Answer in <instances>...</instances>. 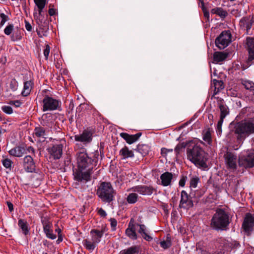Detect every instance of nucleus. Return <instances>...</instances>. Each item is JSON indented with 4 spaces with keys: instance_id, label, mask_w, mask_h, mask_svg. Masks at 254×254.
Here are the masks:
<instances>
[{
    "instance_id": "a211bd4d",
    "label": "nucleus",
    "mask_w": 254,
    "mask_h": 254,
    "mask_svg": "<svg viewBox=\"0 0 254 254\" xmlns=\"http://www.w3.org/2000/svg\"><path fill=\"white\" fill-rule=\"evenodd\" d=\"M254 24V17L246 16L243 17L239 22V25L242 30H246L248 33Z\"/></svg>"
},
{
    "instance_id": "2eb2a0df",
    "label": "nucleus",
    "mask_w": 254,
    "mask_h": 254,
    "mask_svg": "<svg viewBox=\"0 0 254 254\" xmlns=\"http://www.w3.org/2000/svg\"><path fill=\"white\" fill-rule=\"evenodd\" d=\"M224 159L227 168L233 171H235L237 169V156L232 152H227L224 155Z\"/></svg>"
},
{
    "instance_id": "dca6fc26",
    "label": "nucleus",
    "mask_w": 254,
    "mask_h": 254,
    "mask_svg": "<svg viewBox=\"0 0 254 254\" xmlns=\"http://www.w3.org/2000/svg\"><path fill=\"white\" fill-rule=\"evenodd\" d=\"M74 137L76 141L81 142L84 145H86L92 141L93 133L91 130L85 129L81 134L75 135Z\"/></svg>"
},
{
    "instance_id": "58836bf2",
    "label": "nucleus",
    "mask_w": 254,
    "mask_h": 254,
    "mask_svg": "<svg viewBox=\"0 0 254 254\" xmlns=\"http://www.w3.org/2000/svg\"><path fill=\"white\" fill-rule=\"evenodd\" d=\"M200 182V179L196 176H192L190 181V187L195 188L197 187L198 183Z\"/></svg>"
},
{
    "instance_id": "13d9d810",
    "label": "nucleus",
    "mask_w": 254,
    "mask_h": 254,
    "mask_svg": "<svg viewBox=\"0 0 254 254\" xmlns=\"http://www.w3.org/2000/svg\"><path fill=\"white\" fill-rule=\"evenodd\" d=\"M97 213L101 217H105L107 216L106 211L102 208H99L98 209Z\"/></svg>"
},
{
    "instance_id": "7c9ffc66",
    "label": "nucleus",
    "mask_w": 254,
    "mask_h": 254,
    "mask_svg": "<svg viewBox=\"0 0 254 254\" xmlns=\"http://www.w3.org/2000/svg\"><path fill=\"white\" fill-rule=\"evenodd\" d=\"M139 251V247L138 246H132L122 250L119 254H138Z\"/></svg>"
},
{
    "instance_id": "5701e85b",
    "label": "nucleus",
    "mask_w": 254,
    "mask_h": 254,
    "mask_svg": "<svg viewBox=\"0 0 254 254\" xmlns=\"http://www.w3.org/2000/svg\"><path fill=\"white\" fill-rule=\"evenodd\" d=\"M136 226L139 227L138 233L143 239L148 242H150L153 240V238L149 235L148 229L144 224L137 223Z\"/></svg>"
},
{
    "instance_id": "2f4dec72",
    "label": "nucleus",
    "mask_w": 254,
    "mask_h": 254,
    "mask_svg": "<svg viewBox=\"0 0 254 254\" xmlns=\"http://www.w3.org/2000/svg\"><path fill=\"white\" fill-rule=\"evenodd\" d=\"M136 150L139 152L142 156H146L149 153L150 147L148 145L145 144H139L137 146Z\"/></svg>"
},
{
    "instance_id": "4be33fe9",
    "label": "nucleus",
    "mask_w": 254,
    "mask_h": 254,
    "mask_svg": "<svg viewBox=\"0 0 254 254\" xmlns=\"http://www.w3.org/2000/svg\"><path fill=\"white\" fill-rule=\"evenodd\" d=\"M120 136L129 144H131L138 140L142 135V132H139L135 134H129L126 132H121Z\"/></svg>"
},
{
    "instance_id": "39448f33",
    "label": "nucleus",
    "mask_w": 254,
    "mask_h": 254,
    "mask_svg": "<svg viewBox=\"0 0 254 254\" xmlns=\"http://www.w3.org/2000/svg\"><path fill=\"white\" fill-rule=\"evenodd\" d=\"M116 194V191L110 182H101L96 190V195L104 203L112 204Z\"/></svg>"
},
{
    "instance_id": "4c0bfd02",
    "label": "nucleus",
    "mask_w": 254,
    "mask_h": 254,
    "mask_svg": "<svg viewBox=\"0 0 254 254\" xmlns=\"http://www.w3.org/2000/svg\"><path fill=\"white\" fill-rule=\"evenodd\" d=\"M30 72L26 69H23L20 71L18 75V77L20 79H27L30 78Z\"/></svg>"
},
{
    "instance_id": "774afa93",
    "label": "nucleus",
    "mask_w": 254,
    "mask_h": 254,
    "mask_svg": "<svg viewBox=\"0 0 254 254\" xmlns=\"http://www.w3.org/2000/svg\"><path fill=\"white\" fill-rule=\"evenodd\" d=\"M56 13V10L53 8H50L49 9V14L50 16H53Z\"/></svg>"
},
{
    "instance_id": "4d7b16f0",
    "label": "nucleus",
    "mask_w": 254,
    "mask_h": 254,
    "mask_svg": "<svg viewBox=\"0 0 254 254\" xmlns=\"http://www.w3.org/2000/svg\"><path fill=\"white\" fill-rule=\"evenodd\" d=\"M0 17L1 19L0 25L2 26L7 20V16L4 13H1L0 14Z\"/></svg>"
},
{
    "instance_id": "ea45409f",
    "label": "nucleus",
    "mask_w": 254,
    "mask_h": 254,
    "mask_svg": "<svg viewBox=\"0 0 254 254\" xmlns=\"http://www.w3.org/2000/svg\"><path fill=\"white\" fill-rule=\"evenodd\" d=\"M242 84L247 90L254 91V83L252 80H242Z\"/></svg>"
},
{
    "instance_id": "864d4df0",
    "label": "nucleus",
    "mask_w": 254,
    "mask_h": 254,
    "mask_svg": "<svg viewBox=\"0 0 254 254\" xmlns=\"http://www.w3.org/2000/svg\"><path fill=\"white\" fill-rule=\"evenodd\" d=\"M193 192V198H199L202 196L204 193V192L200 190H196L194 191H192Z\"/></svg>"
},
{
    "instance_id": "bb28decb",
    "label": "nucleus",
    "mask_w": 254,
    "mask_h": 254,
    "mask_svg": "<svg viewBox=\"0 0 254 254\" xmlns=\"http://www.w3.org/2000/svg\"><path fill=\"white\" fill-rule=\"evenodd\" d=\"M119 154L123 160L127 159L128 158H133L134 156L133 151L129 150L127 146H125L120 150Z\"/></svg>"
},
{
    "instance_id": "a878e982",
    "label": "nucleus",
    "mask_w": 254,
    "mask_h": 254,
    "mask_svg": "<svg viewBox=\"0 0 254 254\" xmlns=\"http://www.w3.org/2000/svg\"><path fill=\"white\" fill-rule=\"evenodd\" d=\"M211 86L214 88V93L212 95L213 97H214V95L218 94L221 90L223 89L225 87L224 84L223 80H211Z\"/></svg>"
},
{
    "instance_id": "338daca9",
    "label": "nucleus",
    "mask_w": 254,
    "mask_h": 254,
    "mask_svg": "<svg viewBox=\"0 0 254 254\" xmlns=\"http://www.w3.org/2000/svg\"><path fill=\"white\" fill-rule=\"evenodd\" d=\"M19 126H23V127H22V128H26L27 126H28V123L27 122V121L26 120H25L24 122H23L22 123H20V124H18Z\"/></svg>"
},
{
    "instance_id": "6ab92c4d",
    "label": "nucleus",
    "mask_w": 254,
    "mask_h": 254,
    "mask_svg": "<svg viewBox=\"0 0 254 254\" xmlns=\"http://www.w3.org/2000/svg\"><path fill=\"white\" fill-rule=\"evenodd\" d=\"M135 226L136 225L134 224V220L131 218L125 231L126 236L132 240H136L138 238L137 234L136 232Z\"/></svg>"
},
{
    "instance_id": "3c124183",
    "label": "nucleus",
    "mask_w": 254,
    "mask_h": 254,
    "mask_svg": "<svg viewBox=\"0 0 254 254\" xmlns=\"http://www.w3.org/2000/svg\"><path fill=\"white\" fill-rule=\"evenodd\" d=\"M1 109L7 114H11L13 112L12 108L9 106H3L1 107Z\"/></svg>"
},
{
    "instance_id": "b1692460",
    "label": "nucleus",
    "mask_w": 254,
    "mask_h": 254,
    "mask_svg": "<svg viewBox=\"0 0 254 254\" xmlns=\"http://www.w3.org/2000/svg\"><path fill=\"white\" fill-rule=\"evenodd\" d=\"M19 232L24 236L30 234V227L26 219H19L18 222Z\"/></svg>"
},
{
    "instance_id": "603ef678",
    "label": "nucleus",
    "mask_w": 254,
    "mask_h": 254,
    "mask_svg": "<svg viewBox=\"0 0 254 254\" xmlns=\"http://www.w3.org/2000/svg\"><path fill=\"white\" fill-rule=\"evenodd\" d=\"M50 51V47L49 45H46L44 50L43 54L46 60H48Z\"/></svg>"
},
{
    "instance_id": "f257e3e1",
    "label": "nucleus",
    "mask_w": 254,
    "mask_h": 254,
    "mask_svg": "<svg viewBox=\"0 0 254 254\" xmlns=\"http://www.w3.org/2000/svg\"><path fill=\"white\" fill-rule=\"evenodd\" d=\"M99 156L98 150H95L89 156L86 148L78 149L76 153L77 168L73 170L74 180L84 184L90 181L93 168L97 164Z\"/></svg>"
},
{
    "instance_id": "1a4fd4ad",
    "label": "nucleus",
    "mask_w": 254,
    "mask_h": 254,
    "mask_svg": "<svg viewBox=\"0 0 254 254\" xmlns=\"http://www.w3.org/2000/svg\"><path fill=\"white\" fill-rule=\"evenodd\" d=\"M240 166L245 168H251L254 166V152L247 151L243 152L239 158Z\"/></svg>"
},
{
    "instance_id": "9d476101",
    "label": "nucleus",
    "mask_w": 254,
    "mask_h": 254,
    "mask_svg": "<svg viewBox=\"0 0 254 254\" xmlns=\"http://www.w3.org/2000/svg\"><path fill=\"white\" fill-rule=\"evenodd\" d=\"M193 192L191 190L188 194L186 190H183L181 192V199L180 201L179 207L184 209L188 210L193 206L192 200Z\"/></svg>"
},
{
    "instance_id": "f8f14e48",
    "label": "nucleus",
    "mask_w": 254,
    "mask_h": 254,
    "mask_svg": "<svg viewBox=\"0 0 254 254\" xmlns=\"http://www.w3.org/2000/svg\"><path fill=\"white\" fill-rule=\"evenodd\" d=\"M245 48L248 53L247 64L250 66L254 64V38L247 37L246 39Z\"/></svg>"
},
{
    "instance_id": "052dcab7",
    "label": "nucleus",
    "mask_w": 254,
    "mask_h": 254,
    "mask_svg": "<svg viewBox=\"0 0 254 254\" xmlns=\"http://www.w3.org/2000/svg\"><path fill=\"white\" fill-rule=\"evenodd\" d=\"M6 203L8 206V209H9V211L10 212L13 211L14 210L13 204L10 201H6Z\"/></svg>"
},
{
    "instance_id": "49530a36",
    "label": "nucleus",
    "mask_w": 254,
    "mask_h": 254,
    "mask_svg": "<svg viewBox=\"0 0 254 254\" xmlns=\"http://www.w3.org/2000/svg\"><path fill=\"white\" fill-rule=\"evenodd\" d=\"M109 221L110 222L111 230L112 231H115L117 229L118 223L117 220L114 218H111L109 219Z\"/></svg>"
},
{
    "instance_id": "c9c22d12",
    "label": "nucleus",
    "mask_w": 254,
    "mask_h": 254,
    "mask_svg": "<svg viewBox=\"0 0 254 254\" xmlns=\"http://www.w3.org/2000/svg\"><path fill=\"white\" fill-rule=\"evenodd\" d=\"M160 245L161 248L164 249H167L171 247L172 241L171 237L169 235L167 236L166 240L165 241H162L160 242Z\"/></svg>"
},
{
    "instance_id": "de8ad7c7",
    "label": "nucleus",
    "mask_w": 254,
    "mask_h": 254,
    "mask_svg": "<svg viewBox=\"0 0 254 254\" xmlns=\"http://www.w3.org/2000/svg\"><path fill=\"white\" fill-rule=\"evenodd\" d=\"M173 151V149H167L165 147H163L161 149V154L162 157H166L168 153L172 152Z\"/></svg>"
},
{
    "instance_id": "69168bd1",
    "label": "nucleus",
    "mask_w": 254,
    "mask_h": 254,
    "mask_svg": "<svg viewBox=\"0 0 254 254\" xmlns=\"http://www.w3.org/2000/svg\"><path fill=\"white\" fill-rule=\"evenodd\" d=\"M58 240L56 241V243L57 244H59L63 241V237L62 234L58 235Z\"/></svg>"
},
{
    "instance_id": "5fc2aeb1",
    "label": "nucleus",
    "mask_w": 254,
    "mask_h": 254,
    "mask_svg": "<svg viewBox=\"0 0 254 254\" xmlns=\"http://www.w3.org/2000/svg\"><path fill=\"white\" fill-rule=\"evenodd\" d=\"M185 146L181 144H178L175 148L174 151L176 153V155L179 154L183 148H184Z\"/></svg>"
},
{
    "instance_id": "9b49d317",
    "label": "nucleus",
    "mask_w": 254,
    "mask_h": 254,
    "mask_svg": "<svg viewBox=\"0 0 254 254\" xmlns=\"http://www.w3.org/2000/svg\"><path fill=\"white\" fill-rule=\"evenodd\" d=\"M231 35L229 31H223L216 39V46L220 49L226 47L231 42Z\"/></svg>"
},
{
    "instance_id": "6e6552de",
    "label": "nucleus",
    "mask_w": 254,
    "mask_h": 254,
    "mask_svg": "<svg viewBox=\"0 0 254 254\" xmlns=\"http://www.w3.org/2000/svg\"><path fill=\"white\" fill-rule=\"evenodd\" d=\"M49 92L48 90L45 89L43 90L42 93L46 94ZM43 111H53L57 109L59 106V102L57 99L50 97L48 94L44 95L43 99Z\"/></svg>"
},
{
    "instance_id": "a19ab883",
    "label": "nucleus",
    "mask_w": 254,
    "mask_h": 254,
    "mask_svg": "<svg viewBox=\"0 0 254 254\" xmlns=\"http://www.w3.org/2000/svg\"><path fill=\"white\" fill-rule=\"evenodd\" d=\"M17 157H21L24 154L26 153V145L23 144L18 147L17 151Z\"/></svg>"
},
{
    "instance_id": "0e129e2a",
    "label": "nucleus",
    "mask_w": 254,
    "mask_h": 254,
    "mask_svg": "<svg viewBox=\"0 0 254 254\" xmlns=\"http://www.w3.org/2000/svg\"><path fill=\"white\" fill-rule=\"evenodd\" d=\"M25 28L28 31H31L32 30V26L28 22L26 21H25Z\"/></svg>"
},
{
    "instance_id": "c85d7f7f",
    "label": "nucleus",
    "mask_w": 254,
    "mask_h": 254,
    "mask_svg": "<svg viewBox=\"0 0 254 254\" xmlns=\"http://www.w3.org/2000/svg\"><path fill=\"white\" fill-rule=\"evenodd\" d=\"M33 83L32 80H27L24 83L23 90L21 93V95L17 96V98L19 99L21 96L23 97L27 96L30 93Z\"/></svg>"
},
{
    "instance_id": "473e14b6",
    "label": "nucleus",
    "mask_w": 254,
    "mask_h": 254,
    "mask_svg": "<svg viewBox=\"0 0 254 254\" xmlns=\"http://www.w3.org/2000/svg\"><path fill=\"white\" fill-rule=\"evenodd\" d=\"M52 228L53 226L44 227L43 228V231L48 238L54 240L57 237L56 235L53 233Z\"/></svg>"
},
{
    "instance_id": "8fccbe9b",
    "label": "nucleus",
    "mask_w": 254,
    "mask_h": 254,
    "mask_svg": "<svg viewBox=\"0 0 254 254\" xmlns=\"http://www.w3.org/2000/svg\"><path fill=\"white\" fill-rule=\"evenodd\" d=\"M13 25L12 24H9L7 25L4 30L5 34L9 35L13 30Z\"/></svg>"
},
{
    "instance_id": "ddd939ff",
    "label": "nucleus",
    "mask_w": 254,
    "mask_h": 254,
    "mask_svg": "<svg viewBox=\"0 0 254 254\" xmlns=\"http://www.w3.org/2000/svg\"><path fill=\"white\" fill-rule=\"evenodd\" d=\"M131 190L133 192H136L142 195H151L154 192H156L157 190L152 186H146L140 185L134 186L130 188L128 191Z\"/></svg>"
},
{
    "instance_id": "7ed1b4c3",
    "label": "nucleus",
    "mask_w": 254,
    "mask_h": 254,
    "mask_svg": "<svg viewBox=\"0 0 254 254\" xmlns=\"http://www.w3.org/2000/svg\"><path fill=\"white\" fill-rule=\"evenodd\" d=\"M232 131L237 134L239 141L244 140L246 136L254 133V118L230 124Z\"/></svg>"
},
{
    "instance_id": "72a5a7b5",
    "label": "nucleus",
    "mask_w": 254,
    "mask_h": 254,
    "mask_svg": "<svg viewBox=\"0 0 254 254\" xmlns=\"http://www.w3.org/2000/svg\"><path fill=\"white\" fill-rule=\"evenodd\" d=\"M212 14H215L219 15L221 18H225L227 15V12L221 7H215L212 8L211 10Z\"/></svg>"
},
{
    "instance_id": "f03ea898",
    "label": "nucleus",
    "mask_w": 254,
    "mask_h": 254,
    "mask_svg": "<svg viewBox=\"0 0 254 254\" xmlns=\"http://www.w3.org/2000/svg\"><path fill=\"white\" fill-rule=\"evenodd\" d=\"M187 154L188 159L196 167L203 169L208 167L207 155L199 144H190L187 148Z\"/></svg>"
},
{
    "instance_id": "393cba45",
    "label": "nucleus",
    "mask_w": 254,
    "mask_h": 254,
    "mask_svg": "<svg viewBox=\"0 0 254 254\" xmlns=\"http://www.w3.org/2000/svg\"><path fill=\"white\" fill-rule=\"evenodd\" d=\"M173 179V175L172 173L169 172L163 173L160 176L161 185L164 187L170 186L171 185Z\"/></svg>"
},
{
    "instance_id": "cd10ccee",
    "label": "nucleus",
    "mask_w": 254,
    "mask_h": 254,
    "mask_svg": "<svg viewBox=\"0 0 254 254\" xmlns=\"http://www.w3.org/2000/svg\"><path fill=\"white\" fill-rule=\"evenodd\" d=\"M33 135L34 137L45 139L47 135L46 130L44 127L38 125L35 127Z\"/></svg>"
},
{
    "instance_id": "20e7f679",
    "label": "nucleus",
    "mask_w": 254,
    "mask_h": 254,
    "mask_svg": "<svg viewBox=\"0 0 254 254\" xmlns=\"http://www.w3.org/2000/svg\"><path fill=\"white\" fill-rule=\"evenodd\" d=\"M231 219L229 213L224 209L217 208L211 220V227L216 231H225L228 229Z\"/></svg>"
},
{
    "instance_id": "680f3d73",
    "label": "nucleus",
    "mask_w": 254,
    "mask_h": 254,
    "mask_svg": "<svg viewBox=\"0 0 254 254\" xmlns=\"http://www.w3.org/2000/svg\"><path fill=\"white\" fill-rule=\"evenodd\" d=\"M28 152H29V153L31 152L33 154H34L35 150H34V148L32 147V146H27L26 145V153H27Z\"/></svg>"
},
{
    "instance_id": "a18cd8bd",
    "label": "nucleus",
    "mask_w": 254,
    "mask_h": 254,
    "mask_svg": "<svg viewBox=\"0 0 254 254\" xmlns=\"http://www.w3.org/2000/svg\"><path fill=\"white\" fill-rule=\"evenodd\" d=\"M2 163L3 166L7 169H11L13 162L9 159L5 158L2 160Z\"/></svg>"
},
{
    "instance_id": "aec40b11",
    "label": "nucleus",
    "mask_w": 254,
    "mask_h": 254,
    "mask_svg": "<svg viewBox=\"0 0 254 254\" xmlns=\"http://www.w3.org/2000/svg\"><path fill=\"white\" fill-rule=\"evenodd\" d=\"M63 145L62 144L54 145L48 149V152L55 160L60 159L63 154Z\"/></svg>"
},
{
    "instance_id": "bf43d9fd",
    "label": "nucleus",
    "mask_w": 254,
    "mask_h": 254,
    "mask_svg": "<svg viewBox=\"0 0 254 254\" xmlns=\"http://www.w3.org/2000/svg\"><path fill=\"white\" fill-rule=\"evenodd\" d=\"M61 75L63 79L68 77V71L66 69H64L61 73Z\"/></svg>"
},
{
    "instance_id": "0eeeda50",
    "label": "nucleus",
    "mask_w": 254,
    "mask_h": 254,
    "mask_svg": "<svg viewBox=\"0 0 254 254\" xmlns=\"http://www.w3.org/2000/svg\"><path fill=\"white\" fill-rule=\"evenodd\" d=\"M34 17L38 26L37 32L39 37L42 38L46 36L49 30V21L42 14L34 13Z\"/></svg>"
},
{
    "instance_id": "4468645a",
    "label": "nucleus",
    "mask_w": 254,
    "mask_h": 254,
    "mask_svg": "<svg viewBox=\"0 0 254 254\" xmlns=\"http://www.w3.org/2000/svg\"><path fill=\"white\" fill-rule=\"evenodd\" d=\"M242 228L244 231L248 234L254 231V216L252 214L247 213L246 214L242 224Z\"/></svg>"
},
{
    "instance_id": "09e8293b",
    "label": "nucleus",
    "mask_w": 254,
    "mask_h": 254,
    "mask_svg": "<svg viewBox=\"0 0 254 254\" xmlns=\"http://www.w3.org/2000/svg\"><path fill=\"white\" fill-rule=\"evenodd\" d=\"M187 176L186 175H181L180 180L179 182V185L180 187H184L185 186L186 182L187 180Z\"/></svg>"
},
{
    "instance_id": "c03bdc74",
    "label": "nucleus",
    "mask_w": 254,
    "mask_h": 254,
    "mask_svg": "<svg viewBox=\"0 0 254 254\" xmlns=\"http://www.w3.org/2000/svg\"><path fill=\"white\" fill-rule=\"evenodd\" d=\"M224 119L220 118V119L217 123L216 130L218 135H220L222 133V125L223 123Z\"/></svg>"
},
{
    "instance_id": "f3484780",
    "label": "nucleus",
    "mask_w": 254,
    "mask_h": 254,
    "mask_svg": "<svg viewBox=\"0 0 254 254\" xmlns=\"http://www.w3.org/2000/svg\"><path fill=\"white\" fill-rule=\"evenodd\" d=\"M23 166L27 172L33 173L35 171V163L33 158L30 155H26L23 158Z\"/></svg>"
},
{
    "instance_id": "e433bc0d",
    "label": "nucleus",
    "mask_w": 254,
    "mask_h": 254,
    "mask_svg": "<svg viewBox=\"0 0 254 254\" xmlns=\"http://www.w3.org/2000/svg\"><path fill=\"white\" fill-rule=\"evenodd\" d=\"M34 1L38 8V14H42L46 3V0H34Z\"/></svg>"
},
{
    "instance_id": "37998d69",
    "label": "nucleus",
    "mask_w": 254,
    "mask_h": 254,
    "mask_svg": "<svg viewBox=\"0 0 254 254\" xmlns=\"http://www.w3.org/2000/svg\"><path fill=\"white\" fill-rule=\"evenodd\" d=\"M41 220L43 228L44 227L53 226L52 223L50 221L48 217H42Z\"/></svg>"
},
{
    "instance_id": "423d86ee",
    "label": "nucleus",
    "mask_w": 254,
    "mask_h": 254,
    "mask_svg": "<svg viewBox=\"0 0 254 254\" xmlns=\"http://www.w3.org/2000/svg\"><path fill=\"white\" fill-rule=\"evenodd\" d=\"M107 230L108 229L105 225H102L100 229H92L90 232L92 241H90L88 239L83 240L82 241L83 246L90 252H93L95 249L96 245L101 242V238L103 237L104 234Z\"/></svg>"
},
{
    "instance_id": "79ce46f5",
    "label": "nucleus",
    "mask_w": 254,
    "mask_h": 254,
    "mask_svg": "<svg viewBox=\"0 0 254 254\" xmlns=\"http://www.w3.org/2000/svg\"><path fill=\"white\" fill-rule=\"evenodd\" d=\"M203 140L210 144L212 141L211 133L209 130L206 131L203 135Z\"/></svg>"
},
{
    "instance_id": "412c9836",
    "label": "nucleus",
    "mask_w": 254,
    "mask_h": 254,
    "mask_svg": "<svg viewBox=\"0 0 254 254\" xmlns=\"http://www.w3.org/2000/svg\"><path fill=\"white\" fill-rule=\"evenodd\" d=\"M216 99L217 102V106L220 111V118L224 119L226 116L229 113V108L225 104L224 100L218 97H214Z\"/></svg>"
},
{
    "instance_id": "e2e57ef3",
    "label": "nucleus",
    "mask_w": 254,
    "mask_h": 254,
    "mask_svg": "<svg viewBox=\"0 0 254 254\" xmlns=\"http://www.w3.org/2000/svg\"><path fill=\"white\" fill-rule=\"evenodd\" d=\"M10 155L16 156V147H14L8 151Z\"/></svg>"
},
{
    "instance_id": "6e6d98bb",
    "label": "nucleus",
    "mask_w": 254,
    "mask_h": 254,
    "mask_svg": "<svg viewBox=\"0 0 254 254\" xmlns=\"http://www.w3.org/2000/svg\"><path fill=\"white\" fill-rule=\"evenodd\" d=\"M231 14L236 17H240L241 15V11L238 9L234 8L231 10Z\"/></svg>"
},
{
    "instance_id": "f704fd0d",
    "label": "nucleus",
    "mask_w": 254,
    "mask_h": 254,
    "mask_svg": "<svg viewBox=\"0 0 254 254\" xmlns=\"http://www.w3.org/2000/svg\"><path fill=\"white\" fill-rule=\"evenodd\" d=\"M138 195L135 192H133L128 194L126 200L129 204H134L138 201Z\"/></svg>"
},
{
    "instance_id": "c756f323",
    "label": "nucleus",
    "mask_w": 254,
    "mask_h": 254,
    "mask_svg": "<svg viewBox=\"0 0 254 254\" xmlns=\"http://www.w3.org/2000/svg\"><path fill=\"white\" fill-rule=\"evenodd\" d=\"M228 57V54L224 52H216L213 54V63L219 64L224 61Z\"/></svg>"
}]
</instances>
